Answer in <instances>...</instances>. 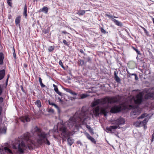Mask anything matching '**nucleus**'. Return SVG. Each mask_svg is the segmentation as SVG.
Masks as SVG:
<instances>
[{"instance_id": "1", "label": "nucleus", "mask_w": 154, "mask_h": 154, "mask_svg": "<svg viewBox=\"0 0 154 154\" xmlns=\"http://www.w3.org/2000/svg\"><path fill=\"white\" fill-rule=\"evenodd\" d=\"M29 136V133L24 134L15 140L13 148L15 149L14 152L16 154H23L24 150L28 148L29 149H32L34 143L31 140Z\"/></svg>"}, {"instance_id": "2", "label": "nucleus", "mask_w": 154, "mask_h": 154, "mask_svg": "<svg viewBox=\"0 0 154 154\" xmlns=\"http://www.w3.org/2000/svg\"><path fill=\"white\" fill-rule=\"evenodd\" d=\"M88 117V114L86 112L78 111L73 117H71L66 123L69 128L73 127H78Z\"/></svg>"}, {"instance_id": "3", "label": "nucleus", "mask_w": 154, "mask_h": 154, "mask_svg": "<svg viewBox=\"0 0 154 154\" xmlns=\"http://www.w3.org/2000/svg\"><path fill=\"white\" fill-rule=\"evenodd\" d=\"M34 131L37 134V142L40 145H42L44 143L48 145L50 144V142L48 140L47 137L48 134L36 126L34 128Z\"/></svg>"}, {"instance_id": "4", "label": "nucleus", "mask_w": 154, "mask_h": 154, "mask_svg": "<svg viewBox=\"0 0 154 154\" xmlns=\"http://www.w3.org/2000/svg\"><path fill=\"white\" fill-rule=\"evenodd\" d=\"M117 100L114 98L106 97L94 101L92 103V106H94L98 104L103 105L105 104H111L117 102Z\"/></svg>"}, {"instance_id": "5", "label": "nucleus", "mask_w": 154, "mask_h": 154, "mask_svg": "<svg viewBox=\"0 0 154 154\" xmlns=\"http://www.w3.org/2000/svg\"><path fill=\"white\" fill-rule=\"evenodd\" d=\"M129 107L131 109H133V111L131 113V116L133 118H135L141 112V109L138 106L130 105Z\"/></svg>"}, {"instance_id": "6", "label": "nucleus", "mask_w": 154, "mask_h": 154, "mask_svg": "<svg viewBox=\"0 0 154 154\" xmlns=\"http://www.w3.org/2000/svg\"><path fill=\"white\" fill-rule=\"evenodd\" d=\"M144 93L143 92L139 93L134 97V100L136 104H140L143 101V96Z\"/></svg>"}, {"instance_id": "7", "label": "nucleus", "mask_w": 154, "mask_h": 154, "mask_svg": "<svg viewBox=\"0 0 154 154\" xmlns=\"http://www.w3.org/2000/svg\"><path fill=\"white\" fill-rule=\"evenodd\" d=\"M148 91L149 92L145 95V98L147 99L154 98V88H150L148 89Z\"/></svg>"}, {"instance_id": "8", "label": "nucleus", "mask_w": 154, "mask_h": 154, "mask_svg": "<svg viewBox=\"0 0 154 154\" xmlns=\"http://www.w3.org/2000/svg\"><path fill=\"white\" fill-rule=\"evenodd\" d=\"M125 122L123 118H120L117 119L112 121L111 123L115 125L119 126V125L124 124L125 123Z\"/></svg>"}, {"instance_id": "9", "label": "nucleus", "mask_w": 154, "mask_h": 154, "mask_svg": "<svg viewBox=\"0 0 154 154\" xmlns=\"http://www.w3.org/2000/svg\"><path fill=\"white\" fill-rule=\"evenodd\" d=\"M121 109L122 107L121 106H114L111 108L110 112L112 113H115L120 112Z\"/></svg>"}, {"instance_id": "10", "label": "nucleus", "mask_w": 154, "mask_h": 154, "mask_svg": "<svg viewBox=\"0 0 154 154\" xmlns=\"http://www.w3.org/2000/svg\"><path fill=\"white\" fill-rule=\"evenodd\" d=\"M60 131L62 132V134L64 137H65L67 134V128L64 126H62L60 128Z\"/></svg>"}, {"instance_id": "11", "label": "nucleus", "mask_w": 154, "mask_h": 154, "mask_svg": "<svg viewBox=\"0 0 154 154\" xmlns=\"http://www.w3.org/2000/svg\"><path fill=\"white\" fill-rule=\"evenodd\" d=\"M93 112L94 115L95 116H99L100 114V108L97 106L95 108H94L93 109Z\"/></svg>"}, {"instance_id": "12", "label": "nucleus", "mask_w": 154, "mask_h": 154, "mask_svg": "<svg viewBox=\"0 0 154 154\" xmlns=\"http://www.w3.org/2000/svg\"><path fill=\"white\" fill-rule=\"evenodd\" d=\"M120 127H119V126H117V125H113V126H111L109 127H107L106 128V130L109 131H113V130H115L117 128H120Z\"/></svg>"}, {"instance_id": "13", "label": "nucleus", "mask_w": 154, "mask_h": 154, "mask_svg": "<svg viewBox=\"0 0 154 154\" xmlns=\"http://www.w3.org/2000/svg\"><path fill=\"white\" fill-rule=\"evenodd\" d=\"M20 120L23 122H28L30 121V119L28 116H26L21 117L20 118Z\"/></svg>"}, {"instance_id": "14", "label": "nucleus", "mask_w": 154, "mask_h": 154, "mask_svg": "<svg viewBox=\"0 0 154 154\" xmlns=\"http://www.w3.org/2000/svg\"><path fill=\"white\" fill-rule=\"evenodd\" d=\"M85 135L86 136L87 138L89 140H90L92 142L96 143V142L94 138L91 137L88 133L86 132L85 133Z\"/></svg>"}, {"instance_id": "15", "label": "nucleus", "mask_w": 154, "mask_h": 154, "mask_svg": "<svg viewBox=\"0 0 154 154\" xmlns=\"http://www.w3.org/2000/svg\"><path fill=\"white\" fill-rule=\"evenodd\" d=\"M127 73L129 74V75H128L127 76L128 77L131 78V76L134 75L135 76V79L136 80H137L138 79V78L137 75L136 74L131 73L128 70H127Z\"/></svg>"}, {"instance_id": "16", "label": "nucleus", "mask_w": 154, "mask_h": 154, "mask_svg": "<svg viewBox=\"0 0 154 154\" xmlns=\"http://www.w3.org/2000/svg\"><path fill=\"white\" fill-rule=\"evenodd\" d=\"M114 79L116 82L118 83L120 82L121 81V79L117 75V73L116 71L114 72Z\"/></svg>"}, {"instance_id": "17", "label": "nucleus", "mask_w": 154, "mask_h": 154, "mask_svg": "<svg viewBox=\"0 0 154 154\" xmlns=\"http://www.w3.org/2000/svg\"><path fill=\"white\" fill-rule=\"evenodd\" d=\"M112 21L113 22L117 25L120 26H122V24L121 22H120L114 19H112Z\"/></svg>"}, {"instance_id": "18", "label": "nucleus", "mask_w": 154, "mask_h": 154, "mask_svg": "<svg viewBox=\"0 0 154 154\" xmlns=\"http://www.w3.org/2000/svg\"><path fill=\"white\" fill-rule=\"evenodd\" d=\"M53 86L54 88V90L55 92L58 94L59 95L61 96L62 95V93L60 92L59 91L57 88V87L56 85L54 84L53 85Z\"/></svg>"}, {"instance_id": "19", "label": "nucleus", "mask_w": 154, "mask_h": 154, "mask_svg": "<svg viewBox=\"0 0 154 154\" xmlns=\"http://www.w3.org/2000/svg\"><path fill=\"white\" fill-rule=\"evenodd\" d=\"M5 73V71L4 69L0 71V80L3 79L4 77Z\"/></svg>"}, {"instance_id": "20", "label": "nucleus", "mask_w": 154, "mask_h": 154, "mask_svg": "<svg viewBox=\"0 0 154 154\" xmlns=\"http://www.w3.org/2000/svg\"><path fill=\"white\" fill-rule=\"evenodd\" d=\"M4 55L3 53H0V64L2 65L3 64V60L4 59Z\"/></svg>"}, {"instance_id": "21", "label": "nucleus", "mask_w": 154, "mask_h": 154, "mask_svg": "<svg viewBox=\"0 0 154 154\" xmlns=\"http://www.w3.org/2000/svg\"><path fill=\"white\" fill-rule=\"evenodd\" d=\"M27 6L26 5V4L24 6V9H23V14L24 16H25L26 17L27 16Z\"/></svg>"}, {"instance_id": "22", "label": "nucleus", "mask_w": 154, "mask_h": 154, "mask_svg": "<svg viewBox=\"0 0 154 154\" xmlns=\"http://www.w3.org/2000/svg\"><path fill=\"white\" fill-rule=\"evenodd\" d=\"M67 141L68 144L69 146H71L73 143V140L71 139L70 137H69L67 139Z\"/></svg>"}, {"instance_id": "23", "label": "nucleus", "mask_w": 154, "mask_h": 154, "mask_svg": "<svg viewBox=\"0 0 154 154\" xmlns=\"http://www.w3.org/2000/svg\"><path fill=\"white\" fill-rule=\"evenodd\" d=\"M20 19L21 17L20 16L17 17L16 18L15 22L16 25H18L19 24Z\"/></svg>"}, {"instance_id": "24", "label": "nucleus", "mask_w": 154, "mask_h": 154, "mask_svg": "<svg viewBox=\"0 0 154 154\" xmlns=\"http://www.w3.org/2000/svg\"><path fill=\"white\" fill-rule=\"evenodd\" d=\"M85 12V11L84 10H79L78 11L77 14L79 15H84Z\"/></svg>"}, {"instance_id": "25", "label": "nucleus", "mask_w": 154, "mask_h": 154, "mask_svg": "<svg viewBox=\"0 0 154 154\" xmlns=\"http://www.w3.org/2000/svg\"><path fill=\"white\" fill-rule=\"evenodd\" d=\"M42 12H44L46 14H47L48 12V8L47 7L44 6L43 7L41 10Z\"/></svg>"}, {"instance_id": "26", "label": "nucleus", "mask_w": 154, "mask_h": 154, "mask_svg": "<svg viewBox=\"0 0 154 154\" xmlns=\"http://www.w3.org/2000/svg\"><path fill=\"white\" fill-rule=\"evenodd\" d=\"M35 103L38 107L40 108L41 107V101L40 100H37L36 102H35Z\"/></svg>"}, {"instance_id": "27", "label": "nucleus", "mask_w": 154, "mask_h": 154, "mask_svg": "<svg viewBox=\"0 0 154 154\" xmlns=\"http://www.w3.org/2000/svg\"><path fill=\"white\" fill-rule=\"evenodd\" d=\"M101 113L104 114L105 116L106 115V110L105 109L103 108H102L100 110Z\"/></svg>"}, {"instance_id": "28", "label": "nucleus", "mask_w": 154, "mask_h": 154, "mask_svg": "<svg viewBox=\"0 0 154 154\" xmlns=\"http://www.w3.org/2000/svg\"><path fill=\"white\" fill-rule=\"evenodd\" d=\"M148 115L146 113H143V114H142L140 116L138 117L137 119H143L144 118H145V117H146Z\"/></svg>"}, {"instance_id": "29", "label": "nucleus", "mask_w": 154, "mask_h": 154, "mask_svg": "<svg viewBox=\"0 0 154 154\" xmlns=\"http://www.w3.org/2000/svg\"><path fill=\"white\" fill-rule=\"evenodd\" d=\"M148 115L146 113H143V114H142L140 116L138 117L137 119H143L144 118H145V117H146Z\"/></svg>"}, {"instance_id": "30", "label": "nucleus", "mask_w": 154, "mask_h": 154, "mask_svg": "<svg viewBox=\"0 0 154 154\" xmlns=\"http://www.w3.org/2000/svg\"><path fill=\"white\" fill-rule=\"evenodd\" d=\"M79 65L82 66L85 64L84 61L82 60H79Z\"/></svg>"}, {"instance_id": "31", "label": "nucleus", "mask_w": 154, "mask_h": 154, "mask_svg": "<svg viewBox=\"0 0 154 154\" xmlns=\"http://www.w3.org/2000/svg\"><path fill=\"white\" fill-rule=\"evenodd\" d=\"M4 149L5 150L6 152H8L11 154H12V152L7 147H5L4 148Z\"/></svg>"}, {"instance_id": "32", "label": "nucleus", "mask_w": 154, "mask_h": 154, "mask_svg": "<svg viewBox=\"0 0 154 154\" xmlns=\"http://www.w3.org/2000/svg\"><path fill=\"white\" fill-rule=\"evenodd\" d=\"M105 15L106 16L108 17L110 19H111L112 20V19H113V18H118L116 16L113 17L112 16L109 15L107 14H105Z\"/></svg>"}, {"instance_id": "33", "label": "nucleus", "mask_w": 154, "mask_h": 154, "mask_svg": "<svg viewBox=\"0 0 154 154\" xmlns=\"http://www.w3.org/2000/svg\"><path fill=\"white\" fill-rule=\"evenodd\" d=\"M54 49V46H51L48 48V51L49 52L52 51Z\"/></svg>"}, {"instance_id": "34", "label": "nucleus", "mask_w": 154, "mask_h": 154, "mask_svg": "<svg viewBox=\"0 0 154 154\" xmlns=\"http://www.w3.org/2000/svg\"><path fill=\"white\" fill-rule=\"evenodd\" d=\"M134 125L137 127H140L139 122H135Z\"/></svg>"}, {"instance_id": "35", "label": "nucleus", "mask_w": 154, "mask_h": 154, "mask_svg": "<svg viewBox=\"0 0 154 154\" xmlns=\"http://www.w3.org/2000/svg\"><path fill=\"white\" fill-rule=\"evenodd\" d=\"M88 95L86 94H83L81 95V98L83 99L86 97Z\"/></svg>"}, {"instance_id": "36", "label": "nucleus", "mask_w": 154, "mask_h": 154, "mask_svg": "<svg viewBox=\"0 0 154 154\" xmlns=\"http://www.w3.org/2000/svg\"><path fill=\"white\" fill-rule=\"evenodd\" d=\"M133 49L138 54H140V52L139 51L138 49L135 48L134 47H132Z\"/></svg>"}, {"instance_id": "37", "label": "nucleus", "mask_w": 154, "mask_h": 154, "mask_svg": "<svg viewBox=\"0 0 154 154\" xmlns=\"http://www.w3.org/2000/svg\"><path fill=\"white\" fill-rule=\"evenodd\" d=\"M142 122H143V124H144V125L145 126L147 123L148 122V120L147 119H144V120Z\"/></svg>"}, {"instance_id": "38", "label": "nucleus", "mask_w": 154, "mask_h": 154, "mask_svg": "<svg viewBox=\"0 0 154 154\" xmlns=\"http://www.w3.org/2000/svg\"><path fill=\"white\" fill-rule=\"evenodd\" d=\"M63 43L66 45L68 46L69 44H68V43L65 40H63Z\"/></svg>"}, {"instance_id": "39", "label": "nucleus", "mask_w": 154, "mask_h": 154, "mask_svg": "<svg viewBox=\"0 0 154 154\" xmlns=\"http://www.w3.org/2000/svg\"><path fill=\"white\" fill-rule=\"evenodd\" d=\"M72 133L71 132H69L68 133H67V134L66 135V136H67L69 137L71 135H72L73 134H72Z\"/></svg>"}, {"instance_id": "40", "label": "nucleus", "mask_w": 154, "mask_h": 154, "mask_svg": "<svg viewBox=\"0 0 154 154\" xmlns=\"http://www.w3.org/2000/svg\"><path fill=\"white\" fill-rule=\"evenodd\" d=\"M100 30L101 32L103 33H105L106 32L105 30L103 28H100Z\"/></svg>"}, {"instance_id": "41", "label": "nucleus", "mask_w": 154, "mask_h": 154, "mask_svg": "<svg viewBox=\"0 0 154 154\" xmlns=\"http://www.w3.org/2000/svg\"><path fill=\"white\" fill-rule=\"evenodd\" d=\"M139 123H140V127L144 126V124H143V122H142V121L139 122Z\"/></svg>"}, {"instance_id": "42", "label": "nucleus", "mask_w": 154, "mask_h": 154, "mask_svg": "<svg viewBox=\"0 0 154 154\" xmlns=\"http://www.w3.org/2000/svg\"><path fill=\"white\" fill-rule=\"evenodd\" d=\"M59 64L63 68H64V67L63 66V64L61 61L60 60L59 61Z\"/></svg>"}, {"instance_id": "43", "label": "nucleus", "mask_w": 154, "mask_h": 154, "mask_svg": "<svg viewBox=\"0 0 154 154\" xmlns=\"http://www.w3.org/2000/svg\"><path fill=\"white\" fill-rule=\"evenodd\" d=\"M154 139V131L153 132V134H152V137L151 139V142H153V140Z\"/></svg>"}, {"instance_id": "44", "label": "nucleus", "mask_w": 154, "mask_h": 154, "mask_svg": "<svg viewBox=\"0 0 154 154\" xmlns=\"http://www.w3.org/2000/svg\"><path fill=\"white\" fill-rule=\"evenodd\" d=\"M70 94H71L73 95H77V94L75 93V92L73 91H71V92L70 93Z\"/></svg>"}, {"instance_id": "45", "label": "nucleus", "mask_w": 154, "mask_h": 154, "mask_svg": "<svg viewBox=\"0 0 154 154\" xmlns=\"http://www.w3.org/2000/svg\"><path fill=\"white\" fill-rule=\"evenodd\" d=\"M3 101V98L2 97H0V104L2 103Z\"/></svg>"}, {"instance_id": "46", "label": "nucleus", "mask_w": 154, "mask_h": 154, "mask_svg": "<svg viewBox=\"0 0 154 154\" xmlns=\"http://www.w3.org/2000/svg\"><path fill=\"white\" fill-rule=\"evenodd\" d=\"M48 103H49V104H50V105H52V106H53V105L54 104V103H53V102H52L50 101L49 100L48 101Z\"/></svg>"}, {"instance_id": "47", "label": "nucleus", "mask_w": 154, "mask_h": 154, "mask_svg": "<svg viewBox=\"0 0 154 154\" xmlns=\"http://www.w3.org/2000/svg\"><path fill=\"white\" fill-rule=\"evenodd\" d=\"M54 110L52 109H49L48 112H50L53 113L54 112Z\"/></svg>"}, {"instance_id": "48", "label": "nucleus", "mask_w": 154, "mask_h": 154, "mask_svg": "<svg viewBox=\"0 0 154 154\" xmlns=\"http://www.w3.org/2000/svg\"><path fill=\"white\" fill-rule=\"evenodd\" d=\"M66 91H67V92H69L70 93L71 92V91L72 90H71L70 89H69V88H67V89H66Z\"/></svg>"}, {"instance_id": "49", "label": "nucleus", "mask_w": 154, "mask_h": 154, "mask_svg": "<svg viewBox=\"0 0 154 154\" xmlns=\"http://www.w3.org/2000/svg\"><path fill=\"white\" fill-rule=\"evenodd\" d=\"M40 84V85H41V86L42 87V88H44V87L45 86V85H44L43 83H41Z\"/></svg>"}, {"instance_id": "50", "label": "nucleus", "mask_w": 154, "mask_h": 154, "mask_svg": "<svg viewBox=\"0 0 154 154\" xmlns=\"http://www.w3.org/2000/svg\"><path fill=\"white\" fill-rule=\"evenodd\" d=\"M13 55L14 58L15 59H16V54L15 52H14L13 53Z\"/></svg>"}, {"instance_id": "51", "label": "nucleus", "mask_w": 154, "mask_h": 154, "mask_svg": "<svg viewBox=\"0 0 154 154\" xmlns=\"http://www.w3.org/2000/svg\"><path fill=\"white\" fill-rule=\"evenodd\" d=\"M2 92V89L1 86L0 85V95H1Z\"/></svg>"}, {"instance_id": "52", "label": "nucleus", "mask_w": 154, "mask_h": 154, "mask_svg": "<svg viewBox=\"0 0 154 154\" xmlns=\"http://www.w3.org/2000/svg\"><path fill=\"white\" fill-rule=\"evenodd\" d=\"M7 2L9 6H11L12 3L11 2Z\"/></svg>"}, {"instance_id": "53", "label": "nucleus", "mask_w": 154, "mask_h": 154, "mask_svg": "<svg viewBox=\"0 0 154 154\" xmlns=\"http://www.w3.org/2000/svg\"><path fill=\"white\" fill-rule=\"evenodd\" d=\"M20 88H21V89L22 90V91L24 92H25V90H24L23 88V87L22 86H21L20 87Z\"/></svg>"}, {"instance_id": "54", "label": "nucleus", "mask_w": 154, "mask_h": 154, "mask_svg": "<svg viewBox=\"0 0 154 154\" xmlns=\"http://www.w3.org/2000/svg\"><path fill=\"white\" fill-rule=\"evenodd\" d=\"M39 82H40V83L42 82V80L41 78V77H39Z\"/></svg>"}, {"instance_id": "55", "label": "nucleus", "mask_w": 154, "mask_h": 154, "mask_svg": "<svg viewBox=\"0 0 154 154\" xmlns=\"http://www.w3.org/2000/svg\"><path fill=\"white\" fill-rule=\"evenodd\" d=\"M53 106H54L55 108H58V106L55 103H54V105H53Z\"/></svg>"}, {"instance_id": "56", "label": "nucleus", "mask_w": 154, "mask_h": 154, "mask_svg": "<svg viewBox=\"0 0 154 154\" xmlns=\"http://www.w3.org/2000/svg\"><path fill=\"white\" fill-rule=\"evenodd\" d=\"M144 32L146 33V35H148V32L147 31L146 29V31H144Z\"/></svg>"}, {"instance_id": "57", "label": "nucleus", "mask_w": 154, "mask_h": 154, "mask_svg": "<svg viewBox=\"0 0 154 154\" xmlns=\"http://www.w3.org/2000/svg\"><path fill=\"white\" fill-rule=\"evenodd\" d=\"M23 66L25 68H27V65L26 64H24L23 65Z\"/></svg>"}, {"instance_id": "58", "label": "nucleus", "mask_w": 154, "mask_h": 154, "mask_svg": "<svg viewBox=\"0 0 154 154\" xmlns=\"http://www.w3.org/2000/svg\"><path fill=\"white\" fill-rule=\"evenodd\" d=\"M62 33L64 34H66V33H67V32L65 31H62Z\"/></svg>"}, {"instance_id": "59", "label": "nucleus", "mask_w": 154, "mask_h": 154, "mask_svg": "<svg viewBox=\"0 0 154 154\" xmlns=\"http://www.w3.org/2000/svg\"><path fill=\"white\" fill-rule=\"evenodd\" d=\"M141 27L144 30V31H146V29L143 27L141 26Z\"/></svg>"}, {"instance_id": "60", "label": "nucleus", "mask_w": 154, "mask_h": 154, "mask_svg": "<svg viewBox=\"0 0 154 154\" xmlns=\"http://www.w3.org/2000/svg\"><path fill=\"white\" fill-rule=\"evenodd\" d=\"M80 52H81V53H84V51H83V50H82V49H80Z\"/></svg>"}, {"instance_id": "61", "label": "nucleus", "mask_w": 154, "mask_h": 154, "mask_svg": "<svg viewBox=\"0 0 154 154\" xmlns=\"http://www.w3.org/2000/svg\"><path fill=\"white\" fill-rule=\"evenodd\" d=\"M87 60L88 61H89L91 60L90 58L89 57H88Z\"/></svg>"}, {"instance_id": "62", "label": "nucleus", "mask_w": 154, "mask_h": 154, "mask_svg": "<svg viewBox=\"0 0 154 154\" xmlns=\"http://www.w3.org/2000/svg\"><path fill=\"white\" fill-rule=\"evenodd\" d=\"M153 23L154 24V18H153L152 19Z\"/></svg>"}, {"instance_id": "63", "label": "nucleus", "mask_w": 154, "mask_h": 154, "mask_svg": "<svg viewBox=\"0 0 154 154\" xmlns=\"http://www.w3.org/2000/svg\"><path fill=\"white\" fill-rule=\"evenodd\" d=\"M87 127L88 128H91V127L89 126H87Z\"/></svg>"}, {"instance_id": "64", "label": "nucleus", "mask_w": 154, "mask_h": 154, "mask_svg": "<svg viewBox=\"0 0 154 154\" xmlns=\"http://www.w3.org/2000/svg\"><path fill=\"white\" fill-rule=\"evenodd\" d=\"M12 0H7V2H11Z\"/></svg>"}]
</instances>
